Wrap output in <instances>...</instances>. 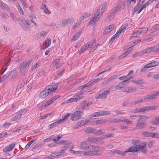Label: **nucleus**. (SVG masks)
Returning <instances> with one entry per match:
<instances>
[{
    "instance_id": "nucleus-1",
    "label": "nucleus",
    "mask_w": 159,
    "mask_h": 159,
    "mask_svg": "<svg viewBox=\"0 0 159 159\" xmlns=\"http://www.w3.org/2000/svg\"><path fill=\"white\" fill-rule=\"evenodd\" d=\"M58 84L53 83L52 85L47 86L45 89L40 93V98L43 99L46 98L48 95L55 92L57 89Z\"/></svg>"
},
{
    "instance_id": "nucleus-2",
    "label": "nucleus",
    "mask_w": 159,
    "mask_h": 159,
    "mask_svg": "<svg viewBox=\"0 0 159 159\" xmlns=\"http://www.w3.org/2000/svg\"><path fill=\"white\" fill-rule=\"evenodd\" d=\"M107 5V3L106 2L103 3L100 7L98 10L97 12L94 14L93 17L90 20V24L95 23L98 20L101 15L103 13Z\"/></svg>"
},
{
    "instance_id": "nucleus-3",
    "label": "nucleus",
    "mask_w": 159,
    "mask_h": 159,
    "mask_svg": "<svg viewBox=\"0 0 159 159\" xmlns=\"http://www.w3.org/2000/svg\"><path fill=\"white\" fill-rule=\"evenodd\" d=\"M84 92L83 91L80 92L79 93L75 95L73 98L68 99L66 102L68 103H71L73 102H76L84 97L83 93Z\"/></svg>"
},
{
    "instance_id": "nucleus-4",
    "label": "nucleus",
    "mask_w": 159,
    "mask_h": 159,
    "mask_svg": "<svg viewBox=\"0 0 159 159\" xmlns=\"http://www.w3.org/2000/svg\"><path fill=\"white\" fill-rule=\"evenodd\" d=\"M104 148H101L100 147L90 145L89 146V149L92 154L93 156L97 155L98 152L101 151L104 149Z\"/></svg>"
},
{
    "instance_id": "nucleus-5",
    "label": "nucleus",
    "mask_w": 159,
    "mask_h": 159,
    "mask_svg": "<svg viewBox=\"0 0 159 159\" xmlns=\"http://www.w3.org/2000/svg\"><path fill=\"white\" fill-rule=\"evenodd\" d=\"M137 147L138 151H140L144 154L147 152L148 149L146 147V143L144 142H141Z\"/></svg>"
},
{
    "instance_id": "nucleus-6",
    "label": "nucleus",
    "mask_w": 159,
    "mask_h": 159,
    "mask_svg": "<svg viewBox=\"0 0 159 159\" xmlns=\"http://www.w3.org/2000/svg\"><path fill=\"white\" fill-rule=\"evenodd\" d=\"M83 113L80 111H77L74 112L71 117V120L73 121H76L81 118L83 116Z\"/></svg>"
},
{
    "instance_id": "nucleus-7",
    "label": "nucleus",
    "mask_w": 159,
    "mask_h": 159,
    "mask_svg": "<svg viewBox=\"0 0 159 159\" xmlns=\"http://www.w3.org/2000/svg\"><path fill=\"white\" fill-rule=\"evenodd\" d=\"M139 117L140 119L139 122L137 123L136 126L138 128L141 129L144 127L145 126L144 122L142 121L141 120L142 119H144V120L148 119L149 118V117L148 116L143 115H140Z\"/></svg>"
},
{
    "instance_id": "nucleus-8",
    "label": "nucleus",
    "mask_w": 159,
    "mask_h": 159,
    "mask_svg": "<svg viewBox=\"0 0 159 159\" xmlns=\"http://www.w3.org/2000/svg\"><path fill=\"white\" fill-rule=\"evenodd\" d=\"M23 110H20L18 112H16L13 115L12 118L11 119V122L13 121L16 120H19L21 117V115L22 114V112H23L22 111Z\"/></svg>"
},
{
    "instance_id": "nucleus-9",
    "label": "nucleus",
    "mask_w": 159,
    "mask_h": 159,
    "mask_svg": "<svg viewBox=\"0 0 159 159\" xmlns=\"http://www.w3.org/2000/svg\"><path fill=\"white\" fill-rule=\"evenodd\" d=\"M32 59L29 60L26 62H25L24 61H23L20 63L19 66V68L22 70L25 69L26 68L30 66L32 63Z\"/></svg>"
},
{
    "instance_id": "nucleus-10",
    "label": "nucleus",
    "mask_w": 159,
    "mask_h": 159,
    "mask_svg": "<svg viewBox=\"0 0 159 159\" xmlns=\"http://www.w3.org/2000/svg\"><path fill=\"white\" fill-rule=\"evenodd\" d=\"M120 7L118 6L114 7L110 12V15L108 16V18L111 17L116 13H117L120 10Z\"/></svg>"
},
{
    "instance_id": "nucleus-11",
    "label": "nucleus",
    "mask_w": 159,
    "mask_h": 159,
    "mask_svg": "<svg viewBox=\"0 0 159 159\" xmlns=\"http://www.w3.org/2000/svg\"><path fill=\"white\" fill-rule=\"evenodd\" d=\"M110 113L108 111H105L96 112L94 113L92 116V117H96L103 116L109 115Z\"/></svg>"
},
{
    "instance_id": "nucleus-12",
    "label": "nucleus",
    "mask_w": 159,
    "mask_h": 159,
    "mask_svg": "<svg viewBox=\"0 0 159 159\" xmlns=\"http://www.w3.org/2000/svg\"><path fill=\"white\" fill-rule=\"evenodd\" d=\"M111 91L110 88H109L108 90H106L102 92V93L99 95L98 96L96 97V98L98 99L100 98L101 99L105 98L108 94L109 93L110 91Z\"/></svg>"
},
{
    "instance_id": "nucleus-13",
    "label": "nucleus",
    "mask_w": 159,
    "mask_h": 159,
    "mask_svg": "<svg viewBox=\"0 0 159 159\" xmlns=\"http://www.w3.org/2000/svg\"><path fill=\"white\" fill-rule=\"evenodd\" d=\"M79 148L82 150H86L89 148L88 141H84L81 143L79 145Z\"/></svg>"
},
{
    "instance_id": "nucleus-14",
    "label": "nucleus",
    "mask_w": 159,
    "mask_h": 159,
    "mask_svg": "<svg viewBox=\"0 0 159 159\" xmlns=\"http://www.w3.org/2000/svg\"><path fill=\"white\" fill-rule=\"evenodd\" d=\"M101 140L100 137H90L87 139V141L93 143H98Z\"/></svg>"
},
{
    "instance_id": "nucleus-15",
    "label": "nucleus",
    "mask_w": 159,
    "mask_h": 159,
    "mask_svg": "<svg viewBox=\"0 0 159 159\" xmlns=\"http://www.w3.org/2000/svg\"><path fill=\"white\" fill-rule=\"evenodd\" d=\"M133 77H130L127 80H125L119 83L116 87V89H118L122 88H123L126 85L125 82L128 81L130 79L132 78Z\"/></svg>"
},
{
    "instance_id": "nucleus-16",
    "label": "nucleus",
    "mask_w": 159,
    "mask_h": 159,
    "mask_svg": "<svg viewBox=\"0 0 159 159\" xmlns=\"http://www.w3.org/2000/svg\"><path fill=\"white\" fill-rule=\"evenodd\" d=\"M15 143L9 144L8 146L3 149V152H5L12 150L15 147Z\"/></svg>"
},
{
    "instance_id": "nucleus-17",
    "label": "nucleus",
    "mask_w": 159,
    "mask_h": 159,
    "mask_svg": "<svg viewBox=\"0 0 159 159\" xmlns=\"http://www.w3.org/2000/svg\"><path fill=\"white\" fill-rule=\"evenodd\" d=\"M92 44L90 43H87V44L82 47L79 51L80 54H82L86 50L89 48V46H91Z\"/></svg>"
},
{
    "instance_id": "nucleus-18",
    "label": "nucleus",
    "mask_w": 159,
    "mask_h": 159,
    "mask_svg": "<svg viewBox=\"0 0 159 159\" xmlns=\"http://www.w3.org/2000/svg\"><path fill=\"white\" fill-rule=\"evenodd\" d=\"M114 26L113 25H111L107 27L103 32V34L107 35L110 33L114 28Z\"/></svg>"
},
{
    "instance_id": "nucleus-19",
    "label": "nucleus",
    "mask_w": 159,
    "mask_h": 159,
    "mask_svg": "<svg viewBox=\"0 0 159 159\" xmlns=\"http://www.w3.org/2000/svg\"><path fill=\"white\" fill-rule=\"evenodd\" d=\"M132 51V49L131 48V47H130L129 48L127 49L126 52L124 53L121 54L119 57V59H121L126 57L128 54H129Z\"/></svg>"
},
{
    "instance_id": "nucleus-20",
    "label": "nucleus",
    "mask_w": 159,
    "mask_h": 159,
    "mask_svg": "<svg viewBox=\"0 0 159 159\" xmlns=\"http://www.w3.org/2000/svg\"><path fill=\"white\" fill-rule=\"evenodd\" d=\"M88 43H90L92 44L91 46H89V48H90L91 51L93 52L97 47L98 44L97 43H95L94 42H88Z\"/></svg>"
},
{
    "instance_id": "nucleus-21",
    "label": "nucleus",
    "mask_w": 159,
    "mask_h": 159,
    "mask_svg": "<svg viewBox=\"0 0 159 159\" xmlns=\"http://www.w3.org/2000/svg\"><path fill=\"white\" fill-rule=\"evenodd\" d=\"M20 20L21 22L22 23L21 25L23 27L26 26L27 25H31L30 22L29 20L27 21L24 18L21 19Z\"/></svg>"
},
{
    "instance_id": "nucleus-22",
    "label": "nucleus",
    "mask_w": 159,
    "mask_h": 159,
    "mask_svg": "<svg viewBox=\"0 0 159 159\" xmlns=\"http://www.w3.org/2000/svg\"><path fill=\"white\" fill-rule=\"evenodd\" d=\"M126 153L128 152H136L138 151L137 147L135 146L130 147L129 148L126 150Z\"/></svg>"
},
{
    "instance_id": "nucleus-23",
    "label": "nucleus",
    "mask_w": 159,
    "mask_h": 159,
    "mask_svg": "<svg viewBox=\"0 0 159 159\" xmlns=\"http://www.w3.org/2000/svg\"><path fill=\"white\" fill-rule=\"evenodd\" d=\"M156 95L155 92L153 94L147 95L145 97V100L147 101H149L152 99L156 98Z\"/></svg>"
},
{
    "instance_id": "nucleus-24",
    "label": "nucleus",
    "mask_w": 159,
    "mask_h": 159,
    "mask_svg": "<svg viewBox=\"0 0 159 159\" xmlns=\"http://www.w3.org/2000/svg\"><path fill=\"white\" fill-rule=\"evenodd\" d=\"M136 87H129L126 88L125 90V92L126 93H133L135 92L136 90Z\"/></svg>"
},
{
    "instance_id": "nucleus-25",
    "label": "nucleus",
    "mask_w": 159,
    "mask_h": 159,
    "mask_svg": "<svg viewBox=\"0 0 159 159\" xmlns=\"http://www.w3.org/2000/svg\"><path fill=\"white\" fill-rule=\"evenodd\" d=\"M159 64V62L158 61H153L149 63H148L147 65L148 68L155 66H157Z\"/></svg>"
},
{
    "instance_id": "nucleus-26",
    "label": "nucleus",
    "mask_w": 159,
    "mask_h": 159,
    "mask_svg": "<svg viewBox=\"0 0 159 159\" xmlns=\"http://www.w3.org/2000/svg\"><path fill=\"white\" fill-rule=\"evenodd\" d=\"M139 32L140 31L139 30L134 32L132 35L130 36L129 39H131L133 37H138L139 36L141 35L140 33Z\"/></svg>"
},
{
    "instance_id": "nucleus-27",
    "label": "nucleus",
    "mask_w": 159,
    "mask_h": 159,
    "mask_svg": "<svg viewBox=\"0 0 159 159\" xmlns=\"http://www.w3.org/2000/svg\"><path fill=\"white\" fill-rule=\"evenodd\" d=\"M70 115V113H68L66 115L62 116V118L59 120V121L61 123H62L63 122V121L66 120L67 119V118Z\"/></svg>"
},
{
    "instance_id": "nucleus-28",
    "label": "nucleus",
    "mask_w": 159,
    "mask_h": 159,
    "mask_svg": "<svg viewBox=\"0 0 159 159\" xmlns=\"http://www.w3.org/2000/svg\"><path fill=\"white\" fill-rule=\"evenodd\" d=\"M61 122L59 121V120L57 121H56L53 123H52L49 126V128L50 129H51L52 128H54L56 127L57 125L60 124Z\"/></svg>"
},
{
    "instance_id": "nucleus-29",
    "label": "nucleus",
    "mask_w": 159,
    "mask_h": 159,
    "mask_svg": "<svg viewBox=\"0 0 159 159\" xmlns=\"http://www.w3.org/2000/svg\"><path fill=\"white\" fill-rule=\"evenodd\" d=\"M140 143V141L138 139H134L131 140V143L136 147H137Z\"/></svg>"
},
{
    "instance_id": "nucleus-30",
    "label": "nucleus",
    "mask_w": 159,
    "mask_h": 159,
    "mask_svg": "<svg viewBox=\"0 0 159 159\" xmlns=\"http://www.w3.org/2000/svg\"><path fill=\"white\" fill-rule=\"evenodd\" d=\"M152 124L153 125L159 124V117H156L151 121Z\"/></svg>"
},
{
    "instance_id": "nucleus-31",
    "label": "nucleus",
    "mask_w": 159,
    "mask_h": 159,
    "mask_svg": "<svg viewBox=\"0 0 159 159\" xmlns=\"http://www.w3.org/2000/svg\"><path fill=\"white\" fill-rule=\"evenodd\" d=\"M108 121L112 123H118L121 122V120L120 119L115 118H110V120H109Z\"/></svg>"
},
{
    "instance_id": "nucleus-32",
    "label": "nucleus",
    "mask_w": 159,
    "mask_h": 159,
    "mask_svg": "<svg viewBox=\"0 0 159 159\" xmlns=\"http://www.w3.org/2000/svg\"><path fill=\"white\" fill-rule=\"evenodd\" d=\"M90 121L89 120H84L80 121L78 124L80 126H83L86 125Z\"/></svg>"
},
{
    "instance_id": "nucleus-33",
    "label": "nucleus",
    "mask_w": 159,
    "mask_h": 159,
    "mask_svg": "<svg viewBox=\"0 0 159 159\" xmlns=\"http://www.w3.org/2000/svg\"><path fill=\"white\" fill-rule=\"evenodd\" d=\"M0 6L3 9L7 10L8 9V6L1 0H0Z\"/></svg>"
},
{
    "instance_id": "nucleus-34",
    "label": "nucleus",
    "mask_w": 159,
    "mask_h": 159,
    "mask_svg": "<svg viewBox=\"0 0 159 159\" xmlns=\"http://www.w3.org/2000/svg\"><path fill=\"white\" fill-rule=\"evenodd\" d=\"M150 0H148L147 1V2L145 4H143L141 7V8L139 10L138 12H137L138 14L144 8H145L146 7L147 5H148L150 3Z\"/></svg>"
},
{
    "instance_id": "nucleus-35",
    "label": "nucleus",
    "mask_w": 159,
    "mask_h": 159,
    "mask_svg": "<svg viewBox=\"0 0 159 159\" xmlns=\"http://www.w3.org/2000/svg\"><path fill=\"white\" fill-rule=\"evenodd\" d=\"M128 26V24H125L124 25H122L120 27V29L119 30V31L121 33L122 32H124L125 30L126 29Z\"/></svg>"
},
{
    "instance_id": "nucleus-36",
    "label": "nucleus",
    "mask_w": 159,
    "mask_h": 159,
    "mask_svg": "<svg viewBox=\"0 0 159 159\" xmlns=\"http://www.w3.org/2000/svg\"><path fill=\"white\" fill-rule=\"evenodd\" d=\"M114 153H115L118 155H121L122 156H124L125 155L126 152V151H125L124 152H122L120 150H116L114 151Z\"/></svg>"
},
{
    "instance_id": "nucleus-37",
    "label": "nucleus",
    "mask_w": 159,
    "mask_h": 159,
    "mask_svg": "<svg viewBox=\"0 0 159 159\" xmlns=\"http://www.w3.org/2000/svg\"><path fill=\"white\" fill-rule=\"evenodd\" d=\"M139 30L140 31L139 33H140L141 34H143L145 33H147L148 30V28L146 27H144V28L140 29Z\"/></svg>"
},
{
    "instance_id": "nucleus-38",
    "label": "nucleus",
    "mask_w": 159,
    "mask_h": 159,
    "mask_svg": "<svg viewBox=\"0 0 159 159\" xmlns=\"http://www.w3.org/2000/svg\"><path fill=\"white\" fill-rule=\"evenodd\" d=\"M143 135L145 137H149L152 138V132H145L143 133Z\"/></svg>"
},
{
    "instance_id": "nucleus-39",
    "label": "nucleus",
    "mask_w": 159,
    "mask_h": 159,
    "mask_svg": "<svg viewBox=\"0 0 159 159\" xmlns=\"http://www.w3.org/2000/svg\"><path fill=\"white\" fill-rule=\"evenodd\" d=\"M17 74V71L16 70L12 71L9 75V76L12 78L15 77Z\"/></svg>"
},
{
    "instance_id": "nucleus-40",
    "label": "nucleus",
    "mask_w": 159,
    "mask_h": 159,
    "mask_svg": "<svg viewBox=\"0 0 159 159\" xmlns=\"http://www.w3.org/2000/svg\"><path fill=\"white\" fill-rule=\"evenodd\" d=\"M108 121L107 120H98L96 121V123L97 125L104 123Z\"/></svg>"
},
{
    "instance_id": "nucleus-41",
    "label": "nucleus",
    "mask_w": 159,
    "mask_h": 159,
    "mask_svg": "<svg viewBox=\"0 0 159 159\" xmlns=\"http://www.w3.org/2000/svg\"><path fill=\"white\" fill-rule=\"evenodd\" d=\"M36 139H33L32 140H31V141L29 142L27 144V145H26L25 147V149L26 150L28 149L29 147L31 145V144L34 142L35 141H36Z\"/></svg>"
},
{
    "instance_id": "nucleus-42",
    "label": "nucleus",
    "mask_w": 159,
    "mask_h": 159,
    "mask_svg": "<svg viewBox=\"0 0 159 159\" xmlns=\"http://www.w3.org/2000/svg\"><path fill=\"white\" fill-rule=\"evenodd\" d=\"M158 108V107L157 105H154L146 107L143 109H155Z\"/></svg>"
},
{
    "instance_id": "nucleus-43",
    "label": "nucleus",
    "mask_w": 159,
    "mask_h": 159,
    "mask_svg": "<svg viewBox=\"0 0 159 159\" xmlns=\"http://www.w3.org/2000/svg\"><path fill=\"white\" fill-rule=\"evenodd\" d=\"M150 48L151 52H159V46L153 47Z\"/></svg>"
},
{
    "instance_id": "nucleus-44",
    "label": "nucleus",
    "mask_w": 159,
    "mask_h": 159,
    "mask_svg": "<svg viewBox=\"0 0 159 159\" xmlns=\"http://www.w3.org/2000/svg\"><path fill=\"white\" fill-rule=\"evenodd\" d=\"M90 150H89L88 151H84L83 155L84 156H93Z\"/></svg>"
},
{
    "instance_id": "nucleus-45",
    "label": "nucleus",
    "mask_w": 159,
    "mask_h": 159,
    "mask_svg": "<svg viewBox=\"0 0 159 159\" xmlns=\"http://www.w3.org/2000/svg\"><path fill=\"white\" fill-rule=\"evenodd\" d=\"M51 39H48L45 40L44 42V43L46 45L45 46L46 48H48L49 46L51 44Z\"/></svg>"
},
{
    "instance_id": "nucleus-46",
    "label": "nucleus",
    "mask_w": 159,
    "mask_h": 159,
    "mask_svg": "<svg viewBox=\"0 0 159 159\" xmlns=\"http://www.w3.org/2000/svg\"><path fill=\"white\" fill-rule=\"evenodd\" d=\"M100 79H95L94 80L91 81L89 82V83H88V84H89V86L91 85L92 84H95L96 82L99 81Z\"/></svg>"
},
{
    "instance_id": "nucleus-47",
    "label": "nucleus",
    "mask_w": 159,
    "mask_h": 159,
    "mask_svg": "<svg viewBox=\"0 0 159 159\" xmlns=\"http://www.w3.org/2000/svg\"><path fill=\"white\" fill-rule=\"evenodd\" d=\"M86 131L89 133H94L95 134L96 129L91 128H89L87 129Z\"/></svg>"
},
{
    "instance_id": "nucleus-48",
    "label": "nucleus",
    "mask_w": 159,
    "mask_h": 159,
    "mask_svg": "<svg viewBox=\"0 0 159 159\" xmlns=\"http://www.w3.org/2000/svg\"><path fill=\"white\" fill-rule=\"evenodd\" d=\"M116 76L114 75L112 76H111L107 80L105 84L107 83L108 82H109L115 79H116Z\"/></svg>"
},
{
    "instance_id": "nucleus-49",
    "label": "nucleus",
    "mask_w": 159,
    "mask_h": 159,
    "mask_svg": "<svg viewBox=\"0 0 159 159\" xmlns=\"http://www.w3.org/2000/svg\"><path fill=\"white\" fill-rule=\"evenodd\" d=\"M159 29V24L156 25H154L152 29L153 32H155Z\"/></svg>"
},
{
    "instance_id": "nucleus-50",
    "label": "nucleus",
    "mask_w": 159,
    "mask_h": 159,
    "mask_svg": "<svg viewBox=\"0 0 159 159\" xmlns=\"http://www.w3.org/2000/svg\"><path fill=\"white\" fill-rule=\"evenodd\" d=\"M60 143L61 144H63L65 145H69V147L70 144H71V143L69 142L68 141H66V140H61L60 141Z\"/></svg>"
},
{
    "instance_id": "nucleus-51",
    "label": "nucleus",
    "mask_w": 159,
    "mask_h": 159,
    "mask_svg": "<svg viewBox=\"0 0 159 159\" xmlns=\"http://www.w3.org/2000/svg\"><path fill=\"white\" fill-rule=\"evenodd\" d=\"M17 4H18V6H17V8L18 10L19 11V12L21 14L23 15L24 14V12H23V10L22 9L21 7L20 6V5L17 2Z\"/></svg>"
},
{
    "instance_id": "nucleus-52",
    "label": "nucleus",
    "mask_w": 159,
    "mask_h": 159,
    "mask_svg": "<svg viewBox=\"0 0 159 159\" xmlns=\"http://www.w3.org/2000/svg\"><path fill=\"white\" fill-rule=\"evenodd\" d=\"M40 64V61H38L36 64H34V65L32 67L31 70L32 71H33L37 67V66L39 65Z\"/></svg>"
},
{
    "instance_id": "nucleus-53",
    "label": "nucleus",
    "mask_w": 159,
    "mask_h": 159,
    "mask_svg": "<svg viewBox=\"0 0 159 159\" xmlns=\"http://www.w3.org/2000/svg\"><path fill=\"white\" fill-rule=\"evenodd\" d=\"M104 132L102 131L101 129L97 130L96 129V131H95V134L96 135H99L102 134H103Z\"/></svg>"
},
{
    "instance_id": "nucleus-54",
    "label": "nucleus",
    "mask_w": 159,
    "mask_h": 159,
    "mask_svg": "<svg viewBox=\"0 0 159 159\" xmlns=\"http://www.w3.org/2000/svg\"><path fill=\"white\" fill-rule=\"evenodd\" d=\"M150 52L151 51H150V48H147L143 50L141 52H142V54H145V53H148Z\"/></svg>"
},
{
    "instance_id": "nucleus-55",
    "label": "nucleus",
    "mask_w": 159,
    "mask_h": 159,
    "mask_svg": "<svg viewBox=\"0 0 159 159\" xmlns=\"http://www.w3.org/2000/svg\"><path fill=\"white\" fill-rule=\"evenodd\" d=\"M60 59H56L52 64L51 66H53L56 64L58 63L60 61Z\"/></svg>"
},
{
    "instance_id": "nucleus-56",
    "label": "nucleus",
    "mask_w": 159,
    "mask_h": 159,
    "mask_svg": "<svg viewBox=\"0 0 159 159\" xmlns=\"http://www.w3.org/2000/svg\"><path fill=\"white\" fill-rule=\"evenodd\" d=\"M121 122L126 123L128 124H131L133 123L132 121L129 120L128 119H124L123 120H121Z\"/></svg>"
},
{
    "instance_id": "nucleus-57",
    "label": "nucleus",
    "mask_w": 159,
    "mask_h": 159,
    "mask_svg": "<svg viewBox=\"0 0 159 159\" xmlns=\"http://www.w3.org/2000/svg\"><path fill=\"white\" fill-rule=\"evenodd\" d=\"M152 138L159 139V134L157 133H153L152 134Z\"/></svg>"
},
{
    "instance_id": "nucleus-58",
    "label": "nucleus",
    "mask_w": 159,
    "mask_h": 159,
    "mask_svg": "<svg viewBox=\"0 0 159 159\" xmlns=\"http://www.w3.org/2000/svg\"><path fill=\"white\" fill-rule=\"evenodd\" d=\"M142 55L141 52H137L135 54H134L132 57H136L139 56H141Z\"/></svg>"
},
{
    "instance_id": "nucleus-59",
    "label": "nucleus",
    "mask_w": 159,
    "mask_h": 159,
    "mask_svg": "<svg viewBox=\"0 0 159 159\" xmlns=\"http://www.w3.org/2000/svg\"><path fill=\"white\" fill-rule=\"evenodd\" d=\"M54 136L53 137V140L55 142L57 141L58 140H59L61 137L59 135L56 136L54 137L55 135H53Z\"/></svg>"
},
{
    "instance_id": "nucleus-60",
    "label": "nucleus",
    "mask_w": 159,
    "mask_h": 159,
    "mask_svg": "<svg viewBox=\"0 0 159 159\" xmlns=\"http://www.w3.org/2000/svg\"><path fill=\"white\" fill-rule=\"evenodd\" d=\"M53 135H52L50 137L44 139L43 141L45 142L50 141L51 140H53Z\"/></svg>"
},
{
    "instance_id": "nucleus-61",
    "label": "nucleus",
    "mask_w": 159,
    "mask_h": 159,
    "mask_svg": "<svg viewBox=\"0 0 159 159\" xmlns=\"http://www.w3.org/2000/svg\"><path fill=\"white\" fill-rule=\"evenodd\" d=\"M60 96L59 95H56L54 97H53L51 99V101L53 102L54 101H55L56 99H57L58 98H59Z\"/></svg>"
},
{
    "instance_id": "nucleus-62",
    "label": "nucleus",
    "mask_w": 159,
    "mask_h": 159,
    "mask_svg": "<svg viewBox=\"0 0 159 159\" xmlns=\"http://www.w3.org/2000/svg\"><path fill=\"white\" fill-rule=\"evenodd\" d=\"M154 141H152L149 142L148 145V148H150L152 147L154 145Z\"/></svg>"
},
{
    "instance_id": "nucleus-63",
    "label": "nucleus",
    "mask_w": 159,
    "mask_h": 159,
    "mask_svg": "<svg viewBox=\"0 0 159 159\" xmlns=\"http://www.w3.org/2000/svg\"><path fill=\"white\" fill-rule=\"evenodd\" d=\"M80 34H76L74 36L73 38L72 39V41H75L79 37Z\"/></svg>"
},
{
    "instance_id": "nucleus-64",
    "label": "nucleus",
    "mask_w": 159,
    "mask_h": 159,
    "mask_svg": "<svg viewBox=\"0 0 159 159\" xmlns=\"http://www.w3.org/2000/svg\"><path fill=\"white\" fill-rule=\"evenodd\" d=\"M7 14L5 13H3L1 15V17L5 20L7 19Z\"/></svg>"
}]
</instances>
